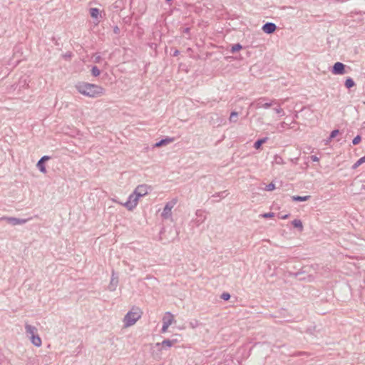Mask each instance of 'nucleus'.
I'll use <instances>...</instances> for the list:
<instances>
[{"label":"nucleus","instance_id":"37","mask_svg":"<svg viewBox=\"0 0 365 365\" xmlns=\"http://www.w3.org/2000/svg\"><path fill=\"white\" fill-rule=\"evenodd\" d=\"M361 165V163L359 162V160H358L352 166V168L353 169H356L359 166H360Z\"/></svg>","mask_w":365,"mask_h":365},{"label":"nucleus","instance_id":"29","mask_svg":"<svg viewBox=\"0 0 365 365\" xmlns=\"http://www.w3.org/2000/svg\"><path fill=\"white\" fill-rule=\"evenodd\" d=\"M274 162H275V163L279 164V165L284 163V160H283L282 158L280 156H278V155H275Z\"/></svg>","mask_w":365,"mask_h":365},{"label":"nucleus","instance_id":"21","mask_svg":"<svg viewBox=\"0 0 365 365\" xmlns=\"http://www.w3.org/2000/svg\"><path fill=\"white\" fill-rule=\"evenodd\" d=\"M292 225L296 227V228H298L300 231H302L303 230V225H302V222L300 220H294L292 222Z\"/></svg>","mask_w":365,"mask_h":365},{"label":"nucleus","instance_id":"42","mask_svg":"<svg viewBox=\"0 0 365 365\" xmlns=\"http://www.w3.org/2000/svg\"><path fill=\"white\" fill-rule=\"evenodd\" d=\"M287 125V124H286V123H285V122H282V123H280V126H281V128H284L285 127V125Z\"/></svg>","mask_w":365,"mask_h":365},{"label":"nucleus","instance_id":"15","mask_svg":"<svg viewBox=\"0 0 365 365\" xmlns=\"http://www.w3.org/2000/svg\"><path fill=\"white\" fill-rule=\"evenodd\" d=\"M25 329L26 334L30 337L31 336L37 334V328L34 326L30 325L27 323L25 324Z\"/></svg>","mask_w":365,"mask_h":365},{"label":"nucleus","instance_id":"27","mask_svg":"<svg viewBox=\"0 0 365 365\" xmlns=\"http://www.w3.org/2000/svg\"><path fill=\"white\" fill-rule=\"evenodd\" d=\"M91 73L93 76L96 77L100 75L101 72L97 66H93L91 69Z\"/></svg>","mask_w":365,"mask_h":365},{"label":"nucleus","instance_id":"23","mask_svg":"<svg viewBox=\"0 0 365 365\" xmlns=\"http://www.w3.org/2000/svg\"><path fill=\"white\" fill-rule=\"evenodd\" d=\"M344 85H345V86L347 88H352L353 86H355V83H354V80L351 78H348L345 81Z\"/></svg>","mask_w":365,"mask_h":365},{"label":"nucleus","instance_id":"4","mask_svg":"<svg viewBox=\"0 0 365 365\" xmlns=\"http://www.w3.org/2000/svg\"><path fill=\"white\" fill-rule=\"evenodd\" d=\"M139 198L140 197L139 196H137L135 192L133 191V192L130 194V196L128 197V200L123 205L128 210H132L137 206Z\"/></svg>","mask_w":365,"mask_h":365},{"label":"nucleus","instance_id":"10","mask_svg":"<svg viewBox=\"0 0 365 365\" xmlns=\"http://www.w3.org/2000/svg\"><path fill=\"white\" fill-rule=\"evenodd\" d=\"M204 211L202 210H197L195 212V215L197 216V219L195 220V222L197 226L200 225L202 223H203L206 220V215H204Z\"/></svg>","mask_w":365,"mask_h":365},{"label":"nucleus","instance_id":"12","mask_svg":"<svg viewBox=\"0 0 365 365\" xmlns=\"http://www.w3.org/2000/svg\"><path fill=\"white\" fill-rule=\"evenodd\" d=\"M50 159V157L49 156H47V155H44L43 156L37 163V168L38 169L43 173H46V167L44 165V163L49 160Z\"/></svg>","mask_w":365,"mask_h":365},{"label":"nucleus","instance_id":"44","mask_svg":"<svg viewBox=\"0 0 365 365\" xmlns=\"http://www.w3.org/2000/svg\"><path fill=\"white\" fill-rule=\"evenodd\" d=\"M299 272L294 273V275L297 277L299 275Z\"/></svg>","mask_w":365,"mask_h":365},{"label":"nucleus","instance_id":"25","mask_svg":"<svg viewBox=\"0 0 365 365\" xmlns=\"http://www.w3.org/2000/svg\"><path fill=\"white\" fill-rule=\"evenodd\" d=\"M237 119H238V113L236 112V111H232L231 113H230V118H229V120L230 122H237Z\"/></svg>","mask_w":365,"mask_h":365},{"label":"nucleus","instance_id":"41","mask_svg":"<svg viewBox=\"0 0 365 365\" xmlns=\"http://www.w3.org/2000/svg\"><path fill=\"white\" fill-rule=\"evenodd\" d=\"M289 215L286 214L284 215L281 216V218L283 220L287 219L289 217Z\"/></svg>","mask_w":365,"mask_h":365},{"label":"nucleus","instance_id":"3","mask_svg":"<svg viewBox=\"0 0 365 365\" xmlns=\"http://www.w3.org/2000/svg\"><path fill=\"white\" fill-rule=\"evenodd\" d=\"M267 99L265 98H261L258 99V101L256 103H252L250 104V106L255 105L256 108H263L267 109L273 105L277 104V101L275 99L270 100L269 102H264Z\"/></svg>","mask_w":365,"mask_h":365},{"label":"nucleus","instance_id":"45","mask_svg":"<svg viewBox=\"0 0 365 365\" xmlns=\"http://www.w3.org/2000/svg\"><path fill=\"white\" fill-rule=\"evenodd\" d=\"M190 325H191V327H192V328H194V327H195V324L190 323Z\"/></svg>","mask_w":365,"mask_h":365},{"label":"nucleus","instance_id":"20","mask_svg":"<svg viewBox=\"0 0 365 365\" xmlns=\"http://www.w3.org/2000/svg\"><path fill=\"white\" fill-rule=\"evenodd\" d=\"M310 198H311L310 195H306V196L294 195L292 197V199L293 201H299V202L307 201Z\"/></svg>","mask_w":365,"mask_h":365},{"label":"nucleus","instance_id":"26","mask_svg":"<svg viewBox=\"0 0 365 365\" xmlns=\"http://www.w3.org/2000/svg\"><path fill=\"white\" fill-rule=\"evenodd\" d=\"M277 105L278 106V107L277 108H274V110L277 114H279L280 116H284L285 115L284 110L282 108H280V106H279V104L278 103H277Z\"/></svg>","mask_w":365,"mask_h":365},{"label":"nucleus","instance_id":"43","mask_svg":"<svg viewBox=\"0 0 365 365\" xmlns=\"http://www.w3.org/2000/svg\"><path fill=\"white\" fill-rule=\"evenodd\" d=\"M3 359H4V356H3V354L1 353H0V364L3 361Z\"/></svg>","mask_w":365,"mask_h":365},{"label":"nucleus","instance_id":"8","mask_svg":"<svg viewBox=\"0 0 365 365\" xmlns=\"http://www.w3.org/2000/svg\"><path fill=\"white\" fill-rule=\"evenodd\" d=\"M118 284V277L115 273V272L113 270L110 282L108 287V289L110 291L113 292L116 289Z\"/></svg>","mask_w":365,"mask_h":365},{"label":"nucleus","instance_id":"7","mask_svg":"<svg viewBox=\"0 0 365 365\" xmlns=\"http://www.w3.org/2000/svg\"><path fill=\"white\" fill-rule=\"evenodd\" d=\"M331 72L335 75H342L345 73V65L341 62H336L332 67Z\"/></svg>","mask_w":365,"mask_h":365},{"label":"nucleus","instance_id":"17","mask_svg":"<svg viewBox=\"0 0 365 365\" xmlns=\"http://www.w3.org/2000/svg\"><path fill=\"white\" fill-rule=\"evenodd\" d=\"M29 338H30L31 343L34 346H38V347L41 346V344H42L41 339L37 334H36L35 335L31 336Z\"/></svg>","mask_w":365,"mask_h":365},{"label":"nucleus","instance_id":"6","mask_svg":"<svg viewBox=\"0 0 365 365\" xmlns=\"http://www.w3.org/2000/svg\"><path fill=\"white\" fill-rule=\"evenodd\" d=\"M151 186L146 184H142L138 185L134 190V192H135L137 196L142 197L148 195L150 192H151Z\"/></svg>","mask_w":365,"mask_h":365},{"label":"nucleus","instance_id":"16","mask_svg":"<svg viewBox=\"0 0 365 365\" xmlns=\"http://www.w3.org/2000/svg\"><path fill=\"white\" fill-rule=\"evenodd\" d=\"M223 122V119L220 118L217 114L211 117L210 123L214 126H220Z\"/></svg>","mask_w":365,"mask_h":365},{"label":"nucleus","instance_id":"28","mask_svg":"<svg viewBox=\"0 0 365 365\" xmlns=\"http://www.w3.org/2000/svg\"><path fill=\"white\" fill-rule=\"evenodd\" d=\"M241 48H242V46L240 43L234 44L232 46L231 52L235 53V52L240 51Z\"/></svg>","mask_w":365,"mask_h":365},{"label":"nucleus","instance_id":"18","mask_svg":"<svg viewBox=\"0 0 365 365\" xmlns=\"http://www.w3.org/2000/svg\"><path fill=\"white\" fill-rule=\"evenodd\" d=\"M173 141V138H166L165 139H162L161 140H160L159 142L156 143L155 145H154V147L155 148H159V147H161V146H163V145H165L170 143H172Z\"/></svg>","mask_w":365,"mask_h":365},{"label":"nucleus","instance_id":"36","mask_svg":"<svg viewBox=\"0 0 365 365\" xmlns=\"http://www.w3.org/2000/svg\"><path fill=\"white\" fill-rule=\"evenodd\" d=\"M101 60V56L96 54L94 55V62L95 63H99Z\"/></svg>","mask_w":365,"mask_h":365},{"label":"nucleus","instance_id":"11","mask_svg":"<svg viewBox=\"0 0 365 365\" xmlns=\"http://www.w3.org/2000/svg\"><path fill=\"white\" fill-rule=\"evenodd\" d=\"M276 29V25L274 23L271 22H267L264 24L262 26V31L267 34H271L274 33Z\"/></svg>","mask_w":365,"mask_h":365},{"label":"nucleus","instance_id":"38","mask_svg":"<svg viewBox=\"0 0 365 365\" xmlns=\"http://www.w3.org/2000/svg\"><path fill=\"white\" fill-rule=\"evenodd\" d=\"M310 158L314 162H318L319 160V158L316 155H312Z\"/></svg>","mask_w":365,"mask_h":365},{"label":"nucleus","instance_id":"46","mask_svg":"<svg viewBox=\"0 0 365 365\" xmlns=\"http://www.w3.org/2000/svg\"><path fill=\"white\" fill-rule=\"evenodd\" d=\"M168 3H170L172 0H165Z\"/></svg>","mask_w":365,"mask_h":365},{"label":"nucleus","instance_id":"1","mask_svg":"<svg viewBox=\"0 0 365 365\" xmlns=\"http://www.w3.org/2000/svg\"><path fill=\"white\" fill-rule=\"evenodd\" d=\"M75 88L81 94L91 98L101 96L104 93V88L96 84L79 82Z\"/></svg>","mask_w":365,"mask_h":365},{"label":"nucleus","instance_id":"35","mask_svg":"<svg viewBox=\"0 0 365 365\" xmlns=\"http://www.w3.org/2000/svg\"><path fill=\"white\" fill-rule=\"evenodd\" d=\"M168 327H169L168 325H166V324L163 323V327H162V329H161V332L162 333H165L168 331Z\"/></svg>","mask_w":365,"mask_h":365},{"label":"nucleus","instance_id":"2","mask_svg":"<svg viewBox=\"0 0 365 365\" xmlns=\"http://www.w3.org/2000/svg\"><path fill=\"white\" fill-rule=\"evenodd\" d=\"M142 312L139 308H133L128 312L123 319L125 327H129L135 324V322L141 317Z\"/></svg>","mask_w":365,"mask_h":365},{"label":"nucleus","instance_id":"39","mask_svg":"<svg viewBox=\"0 0 365 365\" xmlns=\"http://www.w3.org/2000/svg\"><path fill=\"white\" fill-rule=\"evenodd\" d=\"M359 162L363 164L365 163V155L359 159Z\"/></svg>","mask_w":365,"mask_h":365},{"label":"nucleus","instance_id":"33","mask_svg":"<svg viewBox=\"0 0 365 365\" xmlns=\"http://www.w3.org/2000/svg\"><path fill=\"white\" fill-rule=\"evenodd\" d=\"M339 133V130H332L331 132L329 138L330 139L334 138L338 135Z\"/></svg>","mask_w":365,"mask_h":365},{"label":"nucleus","instance_id":"5","mask_svg":"<svg viewBox=\"0 0 365 365\" xmlns=\"http://www.w3.org/2000/svg\"><path fill=\"white\" fill-rule=\"evenodd\" d=\"M29 219H20L14 217H0V221H6L7 223L11 225H24L27 222Z\"/></svg>","mask_w":365,"mask_h":365},{"label":"nucleus","instance_id":"13","mask_svg":"<svg viewBox=\"0 0 365 365\" xmlns=\"http://www.w3.org/2000/svg\"><path fill=\"white\" fill-rule=\"evenodd\" d=\"M178 341V340L177 339H165L162 341V343H157L155 344L156 346H162L163 348H166V347H171L172 346H173L175 344H176L177 342Z\"/></svg>","mask_w":365,"mask_h":365},{"label":"nucleus","instance_id":"47","mask_svg":"<svg viewBox=\"0 0 365 365\" xmlns=\"http://www.w3.org/2000/svg\"><path fill=\"white\" fill-rule=\"evenodd\" d=\"M118 27H116L115 29V32L118 31Z\"/></svg>","mask_w":365,"mask_h":365},{"label":"nucleus","instance_id":"40","mask_svg":"<svg viewBox=\"0 0 365 365\" xmlns=\"http://www.w3.org/2000/svg\"><path fill=\"white\" fill-rule=\"evenodd\" d=\"M179 51L178 50H175L174 52H173V56H177L178 54H179Z\"/></svg>","mask_w":365,"mask_h":365},{"label":"nucleus","instance_id":"9","mask_svg":"<svg viewBox=\"0 0 365 365\" xmlns=\"http://www.w3.org/2000/svg\"><path fill=\"white\" fill-rule=\"evenodd\" d=\"M175 205V202H169L164 207L163 211L162 212V217L165 219H168L172 214V209Z\"/></svg>","mask_w":365,"mask_h":365},{"label":"nucleus","instance_id":"19","mask_svg":"<svg viewBox=\"0 0 365 365\" xmlns=\"http://www.w3.org/2000/svg\"><path fill=\"white\" fill-rule=\"evenodd\" d=\"M268 140V138L267 137H265V138H261V139H258L254 144V148L256 149V150H259L261 148V146L262 144H264V143H266L267 141Z\"/></svg>","mask_w":365,"mask_h":365},{"label":"nucleus","instance_id":"31","mask_svg":"<svg viewBox=\"0 0 365 365\" xmlns=\"http://www.w3.org/2000/svg\"><path fill=\"white\" fill-rule=\"evenodd\" d=\"M361 140V136L358 135L353 139L352 143L354 145H357L360 143Z\"/></svg>","mask_w":365,"mask_h":365},{"label":"nucleus","instance_id":"22","mask_svg":"<svg viewBox=\"0 0 365 365\" xmlns=\"http://www.w3.org/2000/svg\"><path fill=\"white\" fill-rule=\"evenodd\" d=\"M90 14L92 18L97 19L100 14V11L97 8H91L90 9Z\"/></svg>","mask_w":365,"mask_h":365},{"label":"nucleus","instance_id":"32","mask_svg":"<svg viewBox=\"0 0 365 365\" xmlns=\"http://www.w3.org/2000/svg\"><path fill=\"white\" fill-rule=\"evenodd\" d=\"M230 294L227 292H224L221 295V299H222L223 300L227 301V300L230 299Z\"/></svg>","mask_w":365,"mask_h":365},{"label":"nucleus","instance_id":"24","mask_svg":"<svg viewBox=\"0 0 365 365\" xmlns=\"http://www.w3.org/2000/svg\"><path fill=\"white\" fill-rule=\"evenodd\" d=\"M228 192L227 190H224L222 192H217V193H215L214 195H212V197H221V198H224L227 195H228Z\"/></svg>","mask_w":365,"mask_h":365},{"label":"nucleus","instance_id":"34","mask_svg":"<svg viewBox=\"0 0 365 365\" xmlns=\"http://www.w3.org/2000/svg\"><path fill=\"white\" fill-rule=\"evenodd\" d=\"M274 216V212H267V213H264V214L262 215V217L264 218H271V217H273Z\"/></svg>","mask_w":365,"mask_h":365},{"label":"nucleus","instance_id":"30","mask_svg":"<svg viewBox=\"0 0 365 365\" xmlns=\"http://www.w3.org/2000/svg\"><path fill=\"white\" fill-rule=\"evenodd\" d=\"M274 189H275V185L272 182L268 184L265 187V190H267V191H272Z\"/></svg>","mask_w":365,"mask_h":365},{"label":"nucleus","instance_id":"14","mask_svg":"<svg viewBox=\"0 0 365 365\" xmlns=\"http://www.w3.org/2000/svg\"><path fill=\"white\" fill-rule=\"evenodd\" d=\"M174 322V315L171 314L170 312H167L164 317H163V323L166 324L169 327Z\"/></svg>","mask_w":365,"mask_h":365}]
</instances>
